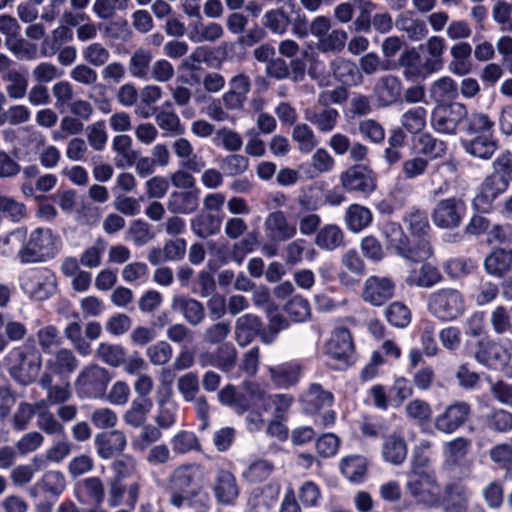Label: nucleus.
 Wrapping results in <instances>:
<instances>
[{"instance_id": "34", "label": "nucleus", "mask_w": 512, "mask_h": 512, "mask_svg": "<svg viewBox=\"0 0 512 512\" xmlns=\"http://www.w3.org/2000/svg\"><path fill=\"white\" fill-rule=\"evenodd\" d=\"M339 118V113L333 108H323L321 110L306 109L305 119L317 127L320 132L328 133L335 129Z\"/></svg>"}, {"instance_id": "35", "label": "nucleus", "mask_w": 512, "mask_h": 512, "mask_svg": "<svg viewBox=\"0 0 512 512\" xmlns=\"http://www.w3.org/2000/svg\"><path fill=\"white\" fill-rule=\"evenodd\" d=\"M441 279L442 274L439 270L436 267L425 263L419 267H415L411 271L410 275L407 277V283L421 288H430L440 282Z\"/></svg>"}, {"instance_id": "14", "label": "nucleus", "mask_w": 512, "mask_h": 512, "mask_svg": "<svg viewBox=\"0 0 512 512\" xmlns=\"http://www.w3.org/2000/svg\"><path fill=\"white\" fill-rule=\"evenodd\" d=\"M394 289L390 278L370 276L365 280L362 298L373 306H381L393 297Z\"/></svg>"}, {"instance_id": "12", "label": "nucleus", "mask_w": 512, "mask_h": 512, "mask_svg": "<svg viewBox=\"0 0 512 512\" xmlns=\"http://www.w3.org/2000/svg\"><path fill=\"white\" fill-rule=\"evenodd\" d=\"M157 410L154 422L162 429H169L177 422L178 404L172 400V389L161 385L156 392Z\"/></svg>"}, {"instance_id": "59", "label": "nucleus", "mask_w": 512, "mask_h": 512, "mask_svg": "<svg viewBox=\"0 0 512 512\" xmlns=\"http://www.w3.org/2000/svg\"><path fill=\"white\" fill-rule=\"evenodd\" d=\"M4 79L9 82L6 91L10 98L18 100L26 96L28 79L24 74L17 70H10Z\"/></svg>"}, {"instance_id": "23", "label": "nucleus", "mask_w": 512, "mask_h": 512, "mask_svg": "<svg viewBox=\"0 0 512 512\" xmlns=\"http://www.w3.org/2000/svg\"><path fill=\"white\" fill-rule=\"evenodd\" d=\"M300 401L307 413L315 414L322 409L331 407L333 395L331 392L324 390L321 385L313 383L302 394Z\"/></svg>"}, {"instance_id": "19", "label": "nucleus", "mask_w": 512, "mask_h": 512, "mask_svg": "<svg viewBox=\"0 0 512 512\" xmlns=\"http://www.w3.org/2000/svg\"><path fill=\"white\" fill-rule=\"evenodd\" d=\"M213 491L219 503L225 505L234 503L239 495L235 476L228 470H218L214 480Z\"/></svg>"}, {"instance_id": "52", "label": "nucleus", "mask_w": 512, "mask_h": 512, "mask_svg": "<svg viewBox=\"0 0 512 512\" xmlns=\"http://www.w3.org/2000/svg\"><path fill=\"white\" fill-rule=\"evenodd\" d=\"M172 450L176 454H186L190 451H199L200 442L191 431L181 430L171 438Z\"/></svg>"}, {"instance_id": "51", "label": "nucleus", "mask_w": 512, "mask_h": 512, "mask_svg": "<svg viewBox=\"0 0 512 512\" xmlns=\"http://www.w3.org/2000/svg\"><path fill=\"white\" fill-rule=\"evenodd\" d=\"M274 465L264 459H258L250 463L243 471V478L250 483L265 481L273 472Z\"/></svg>"}, {"instance_id": "63", "label": "nucleus", "mask_w": 512, "mask_h": 512, "mask_svg": "<svg viewBox=\"0 0 512 512\" xmlns=\"http://www.w3.org/2000/svg\"><path fill=\"white\" fill-rule=\"evenodd\" d=\"M82 57L89 65L101 67L108 62L110 52L103 44L93 42L82 50Z\"/></svg>"}, {"instance_id": "38", "label": "nucleus", "mask_w": 512, "mask_h": 512, "mask_svg": "<svg viewBox=\"0 0 512 512\" xmlns=\"http://www.w3.org/2000/svg\"><path fill=\"white\" fill-rule=\"evenodd\" d=\"M418 48L425 49L426 55H424V57L429 61L435 72L442 69L444 64L443 56L447 48L446 41L443 37L433 35Z\"/></svg>"}, {"instance_id": "9", "label": "nucleus", "mask_w": 512, "mask_h": 512, "mask_svg": "<svg viewBox=\"0 0 512 512\" xmlns=\"http://www.w3.org/2000/svg\"><path fill=\"white\" fill-rule=\"evenodd\" d=\"M512 358L510 342L479 341L475 351V359L484 366L506 370Z\"/></svg>"}, {"instance_id": "36", "label": "nucleus", "mask_w": 512, "mask_h": 512, "mask_svg": "<svg viewBox=\"0 0 512 512\" xmlns=\"http://www.w3.org/2000/svg\"><path fill=\"white\" fill-rule=\"evenodd\" d=\"M372 218V213L367 207L352 204L345 212L344 221L350 231L357 233L368 227Z\"/></svg>"}, {"instance_id": "20", "label": "nucleus", "mask_w": 512, "mask_h": 512, "mask_svg": "<svg viewBox=\"0 0 512 512\" xmlns=\"http://www.w3.org/2000/svg\"><path fill=\"white\" fill-rule=\"evenodd\" d=\"M172 148L182 168L194 173H199L204 169L205 161L194 152L193 145L188 139L177 138L172 143Z\"/></svg>"}, {"instance_id": "40", "label": "nucleus", "mask_w": 512, "mask_h": 512, "mask_svg": "<svg viewBox=\"0 0 512 512\" xmlns=\"http://www.w3.org/2000/svg\"><path fill=\"white\" fill-rule=\"evenodd\" d=\"M344 243V233L336 224L323 226L316 234L315 244L324 250L332 251Z\"/></svg>"}, {"instance_id": "15", "label": "nucleus", "mask_w": 512, "mask_h": 512, "mask_svg": "<svg viewBox=\"0 0 512 512\" xmlns=\"http://www.w3.org/2000/svg\"><path fill=\"white\" fill-rule=\"evenodd\" d=\"M342 186L349 191L371 193L376 188V183L371 170L363 165H355L348 168L340 176Z\"/></svg>"}, {"instance_id": "62", "label": "nucleus", "mask_w": 512, "mask_h": 512, "mask_svg": "<svg viewBox=\"0 0 512 512\" xmlns=\"http://www.w3.org/2000/svg\"><path fill=\"white\" fill-rule=\"evenodd\" d=\"M231 332L229 321H220L207 326L202 333V340L209 345L220 344L226 340Z\"/></svg>"}, {"instance_id": "29", "label": "nucleus", "mask_w": 512, "mask_h": 512, "mask_svg": "<svg viewBox=\"0 0 512 512\" xmlns=\"http://www.w3.org/2000/svg\"><path fill=\"white\" fill-rule=\"evenodd\" d=\"M452 60L448 64V70L457 76H464L470 73L472 64L469 60L472 47L467 42H459L451 47Z\"/></svg>"}, {"instance_id": "7", "label": "nucleus", "mask_w": 512, "mask_h": 512, "mask_svg": "<svg viewBox=\"0 0 512 512\" xmlns=\"http://www.w3.org/2000/svg\"><path fill=\"white\" fill-rule=\"evenodd\" d=\"M322 203L319 196L312 191L301 193L296 199L297 210L293 214L298 218L299 231L304 236L318 232L321 217L315 213Z\"/></svg>"}, {"instance_id": "50", "label": "nucleus", "mask_w": 512, "mask_h": 512, "mask_svg": "<svg viewBox=\"0 0 512 512\" xmlns=\"http://www.w3.org/2000/svg\"><path fill=\"white\" fill-rule=\"evenodd\" d=\"M95 356L109 366L118 367L124 364L125 350L117 344L100 343Z\"/></svg>"}, {"instance_id": "58", "label": "nucleus", "mask_w": 512, "mask_h": 512, "mask_svg": "<svg viewBox=\"0 0 512 512\" xmlns=\"http://www.w3.org/2000/svg\"><path fill=\"white\" fill-rule=\"evenodd\" d=\"M5 46L19 59L33 60L37 57V46L19 35L13 39H5Z\"/></svg>"}, {"instance_id": "11", "label": "nucleus", "mask_w": 512, "mask_h": 512, "mask_svg": "<svg viewBox=\"0 0 512 512\" xmlns=\"http://www.w3.org/2000/svg\"><path fill=\"white\" fill-rule=\"evenodd\" d=\"M464 212V202L456 197H450L437 203L432 220L440 228L453 229L459 226Z\"/></svg>"}, {"instance_id": "41", "label": "nucleus", "mask_w": 512, "mask_h": 512, "mask_svg": "<svg viewBox=\"0 0 512 512\" xmlns=\"http://www.w3.org/2000/svg\"><path fill=\"white\" fill-rule=\"evenodd\" d=\"M152 59L153 55L149 49L142 47L136 49L132 53L128 63L131 76L137 79H148Z\"/></svg>"}, {"instance_id": "5", "label": "nucleus", "mask_w": 512, "mask_h": 512, "mask_svg": "<svg viewBox=\"0 0 512 512\" xmlns=\"http://www.w3.org/2000/svg\"><path fill=\"white\" fill-rule=\"evenodd\" d=\"M406 488L418 503L435 506L440 501V485L428 472L411 470Z\"/></svg>"}, {"instance_id": "8", "label": "nucleus", "mask_w": 512, "mask_h": 512, "mask_svg": "<svg viewBox=\"0 0 512 512\" xmlns=\"http://www.w3.org/2000/svg\"><path fill=\"white\" fill-rule=\"evenodd\" d=\"M402 69L406 80L425 79L435 73L429 61L414 46H405L398 59L394 61L393 69Z\"/></svg>"}, {"instance_id": "1", "label": "nucleus", "mask_w": 512, "mask_h": 512, "mask_svg": "<svg viewBox=\"0 0 512 512\" xmlns=\"http://www.w3.org/2000/svg\"><path fill=\"white\" fill-rule=\"evenodd\" d=\"M203 479L204 473L199 464L185 463L177 466L168 480L170 504L176 508L191 504L201 490Z\"/></svg>"}, {"instance_id": "60", "label": "nucleus", "mask_w": 512, "mask_h": 512, "mask_svg": "<svg viewBox=\"0 0 512 512\" xmlns=\"http://www.w3.org/2000/svg\"><path fill=\"white\" fill-rule=\"evenodd\" d=\"M427 112L424 107L418 106L407 110L402 115L401 123L410 133L422 131L426 125Z\"/></svg>"}, {"instance_id": "4", "label": "nucleus", "mask_w": 512, "mask_h": 512, "mask_svg": "<svg viewBox=\"0 0 512 512\" xmlns=\"http://www.w3.org/2000/svg\"><path fill=\"white\" fill-rule=\"evenodd\" d=\"M110 380L111 374L106 368L89 364L79 372L75 380V389L81 398H102Z\"/></svg>"}, {"instance_id": "43", "label": "nucleus", "mask_w": 512, "mask_h": 512, "mask_svg": "<svg viewBox=\"0 0 512 512\" xmlns=\"http://www.w3.org/2000/svg\"><path fill=\"white\" fill-rule=\"evenodd\" d=\"M218 400L221 404L231 407L236 413L243 414L249 408L245 395L239 393L235 386L229 384L218 392Z\"/></svg>"}, {"instance_id": "16", "label": "nucleus", "mask_w": 512, "mask_h": 512, "mask_svg": "<svg viewBox=\"0 0 512 512\" xmlns=\"http://www.w3.org/2000/svg\"><path fill=\"white\" fill-rule=\"evenodd\" d=\"M79 367V360L75 352L69 348H59L46 360L43 374L64 377L72 375Z\"/></svg>"}, {"instance_id": "21", "label": "nucleus", "mask_w": 512, "mask_h": 512, "mask_svg": "<svg viewBox=\"0 0 512 512\" xmlns=\"http://www.w3.org/2000/svg\"><path fill=\"white\" fill-rule=\"evenodd\" d=\"M270 381L280 389H288L295 386L302 373V367L296 363H283L268 368Z\"/></svg>"}, {"instance_id": "48", "label": "nucleus", "mask_w": 512, "mask_h": 512, "mask_svg": "<svg viewBox=\"0 0 512 512\" xmlns=\"http://www.w3.org/2000/svg\"><path fill=\"white\" fill-rule=\"evenodd\" d=\"M394 61H384L377 53L369 52L359 59L360 71L368 76L380 71L393 70Z\"/></svg>"}, {"instance_id": "22", "label": "nucleus", "mask_w": 512, "mask_h": 512, "mask_svg": "<svg viewBox=\"0 0 512 512\" xmlns=\"http://www.w3.org/2000/svg\"><path fill=\"white\" fill-rule=\"evenodd\" d=\"M198 207L199 192L197 189L174 191L167 200V208L173 214H192L197 211Z\"/></svg>"}, {"instance_id": "18", "label": "nucleus", "mask_w": 512, "mask_h": 512, "mask_svg": "<svg viewBox=\"0 0 512 512\" xmlns=\"http://www.w3.org/2000/svg\"><path fill=\"white\" fill-rule=\"evenodd\" d=\"M96 450L100 458L110 459L121 454L127 445V438L123 431L112 430L95 437Z\"/></svg>"}, {"instance_id": "3", "label": "nucleus", "mask_w": 512, "mask_h": 512, "mask_svg": "<svg viewBox=\"0 0 512 512\" xmlns=\"http://www.w3.org/2000/svg\"><path fill=\"white\" fill-rule=\"evenodd\" d=\"M428 310L441 321H453L463 315L466 308L463 293L453 287H444L428 297Z\"/></svg>"}, {"instance_id": "33", "label": "nucleus", "mask_w": 512, "mask_h": 512, "mask_svg": "<svg viewBox=\"0 0 512 512\" xmlns=\"http://www.w3.org/2000/svg\"><path fill=\"white\" fill-rule=\"evenodd\" d=\"M153 403L150 398H136L125 411L123 419L133 428H139L147 422Z\"/></svg>"}, {"instance_id": "56", "label": "nucleus", "mask_w": 512, "mask_h": 512, "mask_svg": "<svg viewBox=\"0 0 512 512\" xmlns=\"http://www.w3.org/2000/svg\"><path fill=\"white\" fill-rule=\"evenodd\" d=\"M66 339L72 344L74 349L81 356H87L91 353V345L82 337V326L78 322L69 323L64 329Z\"/></svg>"}, {"instance_id": "31", "label": "nucleus", "mask_w": 512, "mask_h": 512, "mask_svg": "<svg viewBox=\"0 0 512 512\" xmlns=\"http://www.w3.org/2000/svg\"><path fill=\"white\" fill-rule=\"evenodd\" d=\"M465 151L473 157L488 160L498 149L497 140L491 135H478L471 140L463 141Z\"/></svg>"}, {"instance_id": "37", "label": "nucleus", "mask_w": 512, "mask_h": 512, "mask_svg": "<svg viewBox=\"0 0 512 512\" xmlns=\"http://www.w3.org/2000/svg\"><path fill=\"white\" fill-rule=\"evenodd\" d=\"M291 24L289 14L282 8H274L266 11L262 17V25L272 34L282 36Z\"/></svg>"}, {"instance_id": "2", "label": "nucleus", "mask_w": 512, "mask_h": 512, "mask_svg": "<svg viewBox=\"0 0 512 512\" xmlns=\"http://www.w3.org/2000/svg\"><path fill=\"white\" fill-rule=\"evenodd\" d=\"M6 361L9 375L19 384L34 383L42 367V356L34 344H24L13 348Z\"/></svg>"}, {"instance_id": "28", "label": "nucleus", "mask_w": 512, "mask_h": 512, "mask_svg": "<svg viewBox=\"0 0 512 512\" xmlns=\"http://www.w3.org/2000/svg\"><path fill=\"white\" fill-rule=\"evenodd\" d=\"M484 268L487 273L501 278L512 268V250L496 248L486 256Z\"/></svg>"}, {"instance_id": "45", "label": "nucleus", "mask_w": 512, "mask_h": 512, "mask_svg": "<svg viewBox=\"0 0 512 512\" xmlns=\"http://www.w3.org/2000/svg\"><path fill=\"white\" fill-rule=\"evenodd\" d=\"M157 126L171 136H178L184 133V126L179 116L173 110L161 109L155 113Z\"/></svg>"}, {"instance_id": "13", "label": "nucleus", "mask_w": 512, "mask_h": 512, "mask_svg": "<svg viewBox=\"0 0 512 512\" xmlns=\"http://www.w3.org/2000/svg\"><path fill=\"white\" fill-rule=\"evenodd\" d=\"M267 237L273 242H284L297 234V227L288 220L282 210H275L267 215L264 221Z\"/></svg>"}, {"instance_id": "27", "label": "nucleus", "mask_w": 512, "mask_h": 512, "mask_svg": "<svg viewBox=\"0 0 512 512\" xmlns=\"http://www.w3.org/2000/svg\"><path fill=\"white\" fill-rule=\"evenodd\" d=\"M329 67L334 78L343 85L353 86L361 82L359 70L352 60L337 57L330 62Z\"/></svg>"}, {"instance_id": "26", "label": "nucleus", "mask_w": 512, "mask_h": 512, "mask_svg": "<svg viewBox=\"0 0 512 512\" xmlns=\"http://www.w3.org/2000/svg\"><path fill=\"white\" fill-rule=\"evenodd\" d=\"M262 322L258 316L245 314L237 318L235 322V339L239 346L250 344L259 334Z\"/></svg>"}, {"instance_id": "47", "label": "nucleus", "mask_w": 512, "mask_h": 512, "mask_svg": "<svg viewBox=\"0 0 512 512\" xmlns=\"http://www.w3.org/2000/svg\"><path fill=\"white\" fill-rule=\"evenodd\" d=\"M490 460L506 475H512V443H498L488 452Z\"/></svg>"}, {"instance_id": "61", "label": "nucleus", "mask_w": 512, "mask_h": 512, "mask_svg": "<svg viewBox=\"0 0 512 512\" xmlns=\"http://www.w3.org/2000/svg\"><path fill=\"white\" fill-rule=\"evenodd\" d=\"M127 235L136 246H143L155 237L150 224L142 219H137L130 223Z\"/></svg>"}, {"instance_id": "10", "label": "nucleus", "mask_w": 512, "mask_h": 512, "mask_svg": "<svg viewBox=\"0 0 512 512\" xmlns=\"http://www.w3.org/2000/svg\"><path fill=\"white\" fill-rule=\"evenodd\" d=\"M470 417V406L463 401L445 407L434 419V428L445 434H452L462 427Z\"/></svg>"}, {"instance_id": "46", "label": "nucleus", "mask_w": 512, "mask_h": 512, "mask_svg": "<svg viewBox=\"0 0 512 512\" xmlns=\"http://www.w3.org/2000/svg\"><path fill=\"white\" fill-rule=\"evenodd\" d=\"M220 228V220L212 214H199L191 220V229L200 238L216 234Z\"/></svg>"}, {"instance_id": "32", "label": "nucleus", "mask_w": 512, "mask_h": 512, "mask_svg": "<svg viewBox=\"0 0 512 512\" xmlns=\"http://www.w3.org/2000/svg\"><path fill=\"white\" fill-rule=\"evenodd\" d=\"M382 456L385 461L400 465L407 456V444L404 438L396 433L387 436L382 446Z\"/></svg>"}, {"instance_id": "39", "label": "nucleus", "mask_w": 512, "mask_h": 512, "mask_svg": "<svg viewBox=\"0 0 512 512\" xmlns=\"http://www.w3.org/2000/svg\"><path fill=\"white\" fill-rule=\"evenodd\" d=\"M347 39L348 34L345 30L341 28L330 29L317 41L316 48L324 54H339L344 50Z\"/></svg>"}, {"instance_id": "57", "label": "nucleus", "mask_w": 512, "mask_h": 512, "mask_svg": "<svg viewBox=\"0 0 512 512\" xmlns=\"http://www.w3.org/2000/svg\"><path fill=\"white\" fill-rule=\"evenodd\" d=\"M161 429L157 424H144L141 431L133 440L132 446L137 451H145L150 445L158 442L162 438Z\"/></svg>"}, {"instance_id": "24", "label": "nucleus", "mask_w": 512, "mask_h": 512, "mask_svg": "<svg viewBox=\"0 0 512 512\" xmlns=\"http://www.w3.org/2000/svg\"><path fill=\"white\" fill-rule=\"evenodd\" d=\"M401 89L400 79L395 75L386 74L377 80L374 93L381 105L389 106L399 99Z\"/></svg>"}, {"instance_id": "17", "label": "nucleus", "mask_w": 512, "mask_h": 512, "mask_svg": "<svg viewBox=\"0 0 512 512\" xmlns=\"http://www.w3.org/2000/svg\"><path fill=\"white\" fill-rule=\"evenodd\" d=\"M171 309L182 314L184 320L194 327L202 324L206 317L204 305L185 295H174L171 300Z\"/></svg>"}, {"instance_id": "49", "label": "nucleus", "mask_w": 512, "mask_h": 512, "mask_svg": "<svg viewBox=\"0 0 512 512\" xmlns=\"http://www.w3.org/2000/svg\"><path fill=\"white\" fill-rule=\"evenodd\" d=\"M341 471L350 481H361L367 471L366 459L359 455L346 457L341 462Z\"/></svg>"}, {"instance_id": "64", "label": "nucleus", "mask_w": 512, "mask_h": 512, "mask_svg": "<svg viewBox=\"0 0 512 512\" xmlns=\"http://www.w3.org/2000/svg\"><path fill=\"white\" fill-rule=\"evenodd\" d=\"M469 495L465 488L453 485L447 495V512H467Z\"/></svg>"}, {"instance_id": "44", "label": "nucleus", "mask_w": 512, "mask_h": 512, "mask_svg": "<svg viewBox=\"0 0 512 512\" xmlns=\"http://www.w3.org/2000/svg\"><path fill=\"white\" fill-rule=\"evenodd\" d=\"M430 94L440 103L452 101L458 96V85L451 77L444 76L431 84Z\"/></svg>"}, {"instance_id": "42", "label": "nucleus", "mask_w": 512, "mask_h": 512, "mask_svg": "<svg viewBox=\"0 0 512 512\" xmlns=\"http://www.w3.org/2000/svg\"><path fill=\"white\" fill-rule=\"evenodd\" d=\"M342 263L352 273V276L346 272H341L339 274L340 281L346 286H351L364 273V264L355 250L347 251L342 257Z\"/></svg>"}, {"instance_id": "6", "label": "nucleus", "mask_w": 512, "mask_h": 512, "mask_svg": "<svg viewBox=\"0 0 512 512\" xmlns=\"http://www.w3.org/2000/svg\"><path fill=\"white\" fill-rule=\"evenodd\" d=\"M467 117V108L460 102L439 103L431 113L432 128L442 134L454 135Z\"/></svg>"}, {"instance_id": "54", "label": "nucleus", "mask_w": 512, "mask_h": 512, "mask_svg": "<svg viewBox=\"0 0 512 512\" xmlns=\"http://www.w3.org/2000/svg\"><path fill=\"white\" fill-rule=\"evenodd\" d=\"M292 139L298 144V149L305 153L311 152L318 145L313 130L306 123L295 125Z\"/></svg>"}, {"instance_id": "53", "label": "nucleus", "mask_w": 512, "mask_h": 512, "mask_svg": "<svg viewBox=\"0 0 512 512\" xmlns=\"http://www.w3.org/2000/svg\"><path fill=\"white\" fill-rule=\"evenodd\" d=\"M86 137L88 146L94 151L100 152L104 150L108 141V133L106 124L103 120L89 124L86 127Z\"/></svg>"}, {"instance_id": "55", "label": "nucleus", "mask_w": 512, "mask_h": 512, "mask_svg": "<svg viewBox=\"0 0 512 512\" xmlns=\"http://www.w3.org/2000/svg\"><path fill=\"white\" fill-rule=\"evenodd\" d=\"M106 249V242L103 238L98 237L93 245L87 247L80 255L79 262L82 266L94 269L101 265L102 256Z\"/></svg>"}, {"instance_id": "25", "label": "nucleus", "mask_w": 512, "mask_h": 512, "mask_svg": "<svg viewBox=\"0 0 512 512\" xmlns=\"http://www.w3.org/2000/svg\"><path fill=\"white\" fill-rule=\"evenodd\" d=\"M353 342L348 329L336 328L327 344V353L334 359L347 360L353 352Z\"/></svg>"}, {"instance_id": "30", "label": "nucleus", "mask_w": 512, "mask_h": 512, "mask_svg": "<svg viewBox=\"0 0 512 512\" xmlns=\"http://www.w3.org/2000/svg\"><path fill=\"white\" fill-rule=\"evenodd\" d=\"M38 383L41 388L47 391L46 401L50 405L64 404L72 397V391L69 382L53 385V377L50 374H42Z\"/></svg>"}]
</instances>
